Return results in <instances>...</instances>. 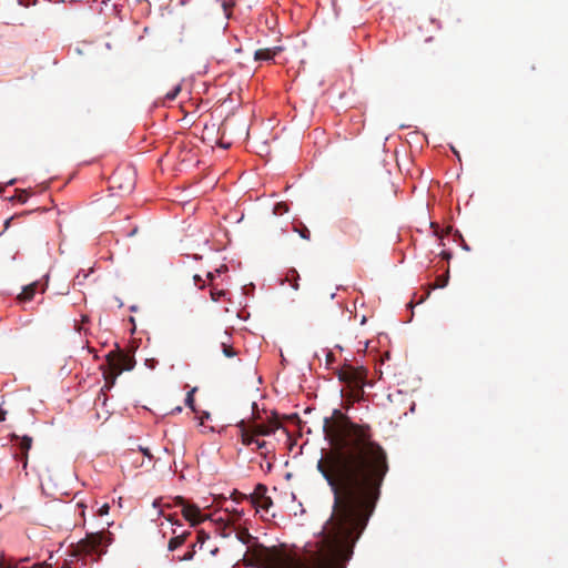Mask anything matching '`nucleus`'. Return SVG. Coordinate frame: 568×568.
<instances>
[{
	"mask_svg": "<svg viewBox=\"0 0 568 568\" xmlns=\"http://www.w3.org/2000/svg\"><path fill=\"white\" fill-rule=\"evenodd\" d=\"M324 419L323 432L332 449L317 462V470L334 496L333 510L321 539L303 557L276 547L255 545L251 555L265 568H346L354 546L381 497L389 470L383 446L372 427L353 423L339 410Z\"/></svg>",
	"mask_w": 568,
	"mask_h": 568,
	"instance_id": "1",
	"label": "nucleus"
},
{
	"mask_svg": "<svg viewBox=\"0 0 568 568\" xmlns=\"http://www.w3.org/2000/svg\"><path fill=\"white\" fill-rule=\"evenodd\" d=\"M336 375L345 386V396L352 402H358L364 396V386L367 379V369L363 366H354L345 363L337 369Z\"/></svg>",
	"mask_w": 568,
	"mask_h": 568,
	"instance_id": "2",
	"label": "nucleus"
},
{
	"mask_svg": "<svg viewBox=\"0 0 568 568\" xmlns=\"http://www.w3.org/2000/svg\"><path fill=\"white\" fill-rule=\"evenodd\" d=\"M106 367L101 366L103 369V377L105 381L104 388L111 389L115 385L116 377L125 371H131L135 366L134 356L116 348L105 355Z\"/></svg>",
	"mask_w": 568,
	"mask_h": 568,
	"instance_id": "3",
	"label": "nucleus"
},
{
	"mask_svg": "<svg viewBox=\"0 0 568 568\" xmlns=\"http://www.w3.org/2000/svg\"><path fill=\"white\" fill-rule=\"evenodd\" d=\"M10 440L18 443V447L21 454H14V457L22 463V467L26 469L28 466V452L32 447V437L27 435L20 437L17 434L12 433L10 434Z\"/></svg>",
	"mask_w": 568,
	"mask_h": 568,
	"instance_id": "4",
	"label": "nucleus"
},
{
	"mask_svg": "<svg viewBox=\"0 0 568 568\" xmlns=\"http://www.w3.org/2000/svg\"><path fill=\"white\" fill-rule=\"evenodd\" d=\"M48 284H41L39 281H34L26 286H23L20 294L17 296L18 303H27L34 298L37 292L40 290L41 293H44Z\"/></svg>",
	"mask_w": 568,
	"mask_h": 568,
	"instance_id": "5",
	"label": "nucleus"
},
{
	"mask_svg": "<svg viewBox=\"0 0 568 568\" xmlns=\"http://www.w3.org/2000/svg\"><path fill=\"white\" fill-rule=\"evenodd\" d=\"M281 426L282 425L278 419V416L276 414H274L273 418L268 419L267 424H255L254 423L251 425V428L255 436L256 435L268 436V435L275 433V430H277L278 428H281Z\"/></svg>",
	"mask_w": 568,
	"mask_h": 568,
	"instance_id": "6",
	"label": "nucleus"
},
{
	"mask_svg": "<svg viewBox=\"0 0 568 568\" xmlns=\"http://www.w3.org/2000/svg\"><path fill=\"white\" fill-rule=\"evenodd\" d=\"M183 517L190 521L191 526H196L205 519V516L202 515L200 508L194 504L186 503L182 507Z\"/></svg>",
	"mask_w": 568,
	"mask_h": 568,
	"instance_id": "7",
	"label": "nucleus"
},
{
	"mask_svg": "<svg viewBox=\"0 0 568 568\" xmlns=\"http://www.w3.org/2000/svg\"><path fill=\"white\" fill-rule=\"evenodd\" d=\"M336 227L341 233H343L351 240L356 241L358 239L359 230L357 227V224L353 220L348 217L341 219L337 222Z\"/></svg>",
	"mask_w": 568,
	"mask_h": 568,
	"instance_id": "8",
	"label": "nucleus"
},
{
	"mask_svg": "<svg viewBox=\"0 0 568 568\" xmlns=\"http://www.w3.org/2000/svg\"><path fill=\"white\" fill-rule=\"evenodd\" d=\"M104 539L105 535L103 532L90 534L84 540H82L81 546L83 550L88 552L98 551L104 542Z\"/></svg>",
	"mask_w": 568,
	"mask_h": 568,
	"instance_id": "9",
	"label": "nucleus"
},
{
	"mask_svg": "<svg viewBox=\"0 0 568 568\" xmlns=\"http://www.w3.org/2000/svg\"><path fill=\"white\" fill-rule=\"evenodd\" d=\"M266 491L267 487L263 484H258L256 485L253 494H251L250 496L240 493H234V500L237 503L241 500H250L251 504L254 505L255 503H258L260 499L266 496Z\"/></svg>",
	"mask_w": 568,
	"mask_h": 568,
	"instance_id": "10",
	"label": "nucleus"
},
{
	"mask_svg": "<svg viewBox=\"0 0 568 568\" xmlns=\"http://www.w3.org/2000/svg\"><path fill=\"white\" fill-rule=\"evenodd\" d=\"M281 50V47L258 49L254 53V59L256 61H271Z\"/></svg>",
	"mask_w": 568,
	"mask_h": 568,
	"instance_id": "11",
	"label": "nucleus"
},
{
	"mask_svg": "<svg viewBox=\"0 0 568 568\" xmlns=\"http://www.w3.org/2000/svg\"><path fill=\"white\" fill-rule=\"evenodd\" d=\"M121 178H122V172H120V171H119V172H115V173L112 175V178H111V179H112L113 187H118V189H120V190H122V191H124V192H130V191H132V189H133V186H134V179H133V176L130 174V176H129V179H128V181H126V183H125V184H122V183L120 182Z\"/></svg>",
	"mask_w": 568,
	"mask_h": 568,
	"instance_id": "12",
	"label": "nucleus"
},
{
	"mask_svg": "<svg viewBox=\"0 0 568 568\" xmlns=\"http://www.w3.org/2000/svg\"><path fill=\"white\" fill-rule=\"evenodd\" d=\"M237 427L241 429V439H242V443L243 445H251L255 442V438H254V434L252 432V428L250 427V429L246 427V423L244 420H241L239 424H237Z\"/></svg>",
	"mask_w": 568,
	"mask_h": 568,
	"instance_id": "13",
	"label": "nucleus"
},
{
	"mask_svg": "<svg viewBox=\"0 0 568 568\" xmlns=\"http://www.w3.org/2000/svg\"><path fill=\"white\" fill-rule=\"evenodd\" d=\"M190 535V531H184L180 535H176L175 537L171 538L168 545L169 550L173 551L181 547L185 541L187 536Z\"/></svg>",
	"mask_w": 568,
	"mask_h": 568,
	"instance_id": "14",
	"label": "nucleus"
},
{
	"mask_svg": "<svg viewBox=\"0 0 568 568\" xmlns=\"http://www.w3.org/2000/svg\"><path fill=\"white\" fill-rule=\"evenodd\" d=\"M254 508H256V510H264V511H268V509L273 506V500L271 499V497L268 496H265L263 497L262 499L258 500V503H255L254 505H252Z\"/></svg>",
	"mask_w": 568,
	"mask_h": 568,
	"instance_id": "15",
	"label": "nucleus"
},
{
	"mask_svg": "<svg viewBox=\"0 0 568 568\" xmlns=\"http://www.w3.org/2000/svg\"><path fill=\"white\" fill-rule=\"evenodd\" d=\"M448 278H449V275H448V271H447L445 275L438 276L436 278V282L434 284H432L430 287L432 288H443L448 284Z\"/></svg>",
	"mask_w": 568,
	"mask_h": 568,
	"instance_id": "16",
	"label": "nucleus"
},
{
	"mask_svg": "<svg viewBox=\"0 0 568 568\" xmlns=\"http://www.w3.org/2000/svg\"><path fill=\"white\" fill-rule=\"evenodd\" d=\"M288 212V206L284 202L276 203L273 209L274 215H283L284 213Z\"/></svg>",
	"mask_w": 568,
	"mask_h": 568,
	"instance_id": "17",
	"label": "nucleus"
},
{
	"mask_svg": "<svg viewBox=\"0 0 568 568\" xmlns=\"http://www.w3.org/2000/svg\"><path fill=\"white\" fill-rule=\"evenodd\" d=\"M14 199L20 203H26L29 199V192L27 190H17Z\"/></svg>",
	"mask_w": 568,
	"mask_h": 568,
	"instance_id": "18",
	"label": "nucleus"
},
{
	"mask_svg": "<svg viewBox=\"0 0 568 568\" xmlns=\"http://www.w3.org/2000/svg\"><path fill=\"white\" fill-rule=\"evenodd\" d=\"M210 295H211L212 301L219 302L225 295V291L212 287L210 291Z\"/></svg>",
	"mask_w": 568,
	"mask_h": 568,
	"instance_id": "19",
	"label": "nucleus"
},
{
	"mask_svg": "<svg viewBox=\"0 0 568 568\" xmlns=\"http://www.w3.org/2000/svg\"><path fill=\"white\" fill-rule=\"evenodd\" d=\"M221 345H222L223 354L226 357H233L236 355V352L234 351V348L231 345H227L225 342H222Z\"/></svg>",
	"mask_w": 568,
	"mask_h": 568,
	"instance_id": "20",
	"label": "nucleus"
},
{
	"mask_svg": "<svg viewBox=\"0 0 568 568\" xmlns=\"http://www.w3.org/2000/svg\"><path fill=\"white\" fill-rule=\"evenodd\" d=\"M195 390H196V388H193L192 390H190L185 398L186 406H189L192 410H195L194 409V392Z\"/></svg>",
	"mask_w": 568,
	"mask_h": 568,
	"instance_id": "21",
	"label": "nucleus"
},
{
	"mask_svg": "<svg viewBox=\"0 0 568 568\" xmlns=\"http://www.w3.org/2000/svg\"><path fill=\"white\" fill-rule=\"evenodd\" d=\"M180 91H181V87L176 85L172 91H170L165 94V99L169 101H173L178 97Z\"/></svg>",
	"mask_w": 568,
	"mask_h": 568,
	"instance_id": "22",
	"label": "nucleus"
},
{
	"mask_svg": "<svg viewBox=\"0 0 568 568\" xmlns=\"http://www.w3.org/2000/svg\"><path fill=\"white\" fill-rule=\"evenodd\" d=\"M186 503L187 501L183 497H181V496H176L173 499V506H181V507H183ZM165 507L171 508L172 504H165Z\"/></svg>",
	"mask_w": 568,
	"mask_h": 568,
	"instance_id": "23",
	"label": "nucleus"
},
{
	"mask_svg": "<svg viewBox=\"0 0 568 568\" xmlns=\"http://www.w3.org/2000/svg\"><path fill=\"white\" fill-rule=\"evenodd\" d=\"M239 539L244 542V544H248L251 539H253V537L250 535V532L244 529L243 531H241L239 534Z\"/></svg>",
	"mask_w": 568,
	"mask_h": 568,
	"instance_id": "24",
	"label": "nucleus"
},
{
	"mask_svg": "<svg viewBox=\"0 0 568 568\" xmlns=\"http://www.w3.org/2000/svg\"><path fill=\"white\" fill-rule=\"evenodd\" d=\"M298 278H300L298 273L294 268L288 270V272L286 273V281H288V282H293Z\"/></svg>",
	"mask_w": 568,
	"mask_h": 568,
	"instance_id": "25",
	"label": "nucleus"
},
{
	"mask_svg": "<svg viewBox=\"0 0 568 568\" xmlns=\"http://www.w3.org/2000/svg\"><path fill=\"white\" fill-rule=\"evenodd\" d=\"M220 3H221V7L223 8L224 12L226 16L230 14V9L232 7V3L229 1V0H219Z\"/></svg>",
	"mask_w": 568,
	"mask_h": 568,
	"instance_id": "26",
	"label": "nucleus"
},
{
	"mask_svg": "<svg viewBox=\"0 0 568 568\" xmlns=\"http://www.w3.org/2000/svg\"><path fill=\"white\" fill-rule=\"evenodd\" d=\"M194 554H195L194 545H192V549L189 550L184 556L180 557L179 559L181 561H183V560H191V559H193Z\"/></svg>",
	"mask_w": 568,
	"mask_h": 568,
	"instance_id": "27",
	"label": "nucleus"
},
{
	"mask_svg": "<svg viewBox=\"0 0 568 568\" xmlns=\"http://www.w3.org/2000/svg\"><path fill=\"white\" fill-rule=\"evenodd\" d=\"M298 232H300L301 237H303L305 240H310L311 233H310V231L307 230L306 226H303V229L300 230Z\"/></svg>",
	"mask_w": 568,
	"mask_h": 568,
	"instance_id": "28",
	"label": "nucleus"
},
{
	"mask_svg": "<svg viewBox=\"0 0 568 568\" xmlns=\"http://www.w3.org/2000/svg\"><path fill=\"white\" fill-rule=\"evenodd\" d=\"M139 449H140V452H141L145 457H148L150 460H152L153 456H152V454H151V452H150V449H149V448H145V447L140 446V448H139Z\"/></svg>",
	"mask_w": 568,
	"mask_h": 568,
	"instance_id": "29",
	"label": "nucleus"
},
{
	"mask_svg": "<svg viewBox=\"0 0 568 568\" xmlns=\"http://www.w3.org/2000/svg\"><path fill=\"white\" fill-rule=\"evenodd\" d=\"M193 280H194L195 285H197L200 288L204 287V282L200 275H194Z\"/></svg>",
	"mask_w": 568,
	"mask_h": 568,
	"instance_id": "30",
	"label": "nucleus"
},
{
	"mask_svg": "<svg viewBox=\"0 0 568 568\" xmlns=\"http://www.w3.org/2000/svg\"><path fill=\"white\" fill-rule=\"evenodd\" d=\"M254 443L257 445V449H263L266 446V442H264V440L260 442V440L255 439Z\"/></svg>",
	"mask_w": 568,
	"mask_h": 568,
	"instance_id": "31",
	"label": "nucleus"
},
{
	"mask_svg": "<svg viewBox=\"0 0 568 568\" xmlns=\"http://www.w3.org/2000/svg\"><path fill=\"white\" fill-rule=\"evenodd\" d=\"M165 518H166L169 521H171L172 524L180 525L179 520H175L173 515H169V516H166Z\"/></svg>",
	"mask_w": 568,
	"mask_h": 568,
	"instance_id": "32",
	"label": "nucleus"
},
{
	"mask_svg": "<svg viewBox=\"0 0 568 568\" xmlns=\"http://www.w3.org/2000/svg\"><path fill=\"white\" fill-rule=\"evenodd\" d=\"M108 510H109V506L105 504L101 507L100 509V514L103 515V514H108Z\"/></svg>",
	"mask_w": 568,
	"mask_h": 568,
	"instance_id": "33",
	"label": "nucleus"
},
{
	"mask_svg": "<svg viewBox=\"0 0 568 568\" xmlns=\"http://www.w3.org/2000/svg\"><path fill=\"white\" fill-rule=\"evenodd\" d=\"M291 283V286L294 288V290H298V283H297V280L293 281V282H290Z\"/></svg>",
	"mask_w": 568,
	"mask_h": 568,
	"instance_id": "34",
	"label": "nucleus"
},
{
	"mask_svg": "<svg viewBox=\"0 0 568 568\" xmlns=\"http://www.w3.org/2000/svg\"><path fill=\"white\" fill-rule=\"evenodd\" d=\"M327 363H331L334 359V355L332 353L327 354Z\"/></svg>",
	"mask_w": 568,
	"mask_h": 568,
	"instance_id": "35",
	"label": "nucleus"
},
{
	"mask_svg": "<svg viewBox=\"0 0 568 568\" xmlns=\"http://www.w3.org/2000/svg\"><path fill=\"white\" fill-rule=\"evenodd\" d=\"M6 419V412L0 410V422Z\"/></svg>",
	"mask_w": 568,
	"mask_h": 568,
	"instance_id": "36",
	"label": "nucleus"
},
{
	"mask_svg": "<svg viewBox=\"0 0 568 568\" xmlns=\"http://www.w3.org/2000/svg\"><path fill=\"white\" fill-rule=\"evenodd\" d=\"M161 505V499H155L154 503H153V506L154 507H160Z\"/></svg>",
	"mask_w": 568,
	"mask_h": 568,
	"instance_id": "37",
	"label": "nucleus"
},
{
	"mask_svg": "<svg viewBox=\"0 0 568 568\" xmlns=\"http://www.w3.org/2000/svg\"><path fill=\"white\" fill-rule=\"evenodd\" d=\"M210 417V414L209 413H203V416L201 417V423H203V419L204 418H209Z\"/></svg>",
	"mask_w": 568,
	"mask_h": 568,
	"instance_id": "38",
	"label": "nucleus"
},
{
	"mask_svg": "<svg viewBox=\"0 0 568 568\" xmlns=\"http://www.w3.org/2000/svg\"><path fill=\"white\" fill-rule=\"evenodd\" d=\"M207 278H209L210 281H213V278H214V274H213V273H211V272H209V273H207Z\"/></svg>",
	"mask_w": 568,
	"mask_h": 568,
	"instance_id": "39",
	"label": "nucleus"
},
{
	"mask_svg": "<svg viewBox=\"0 0 568 568\" xmlns=\"http://www.w3.org/2000/svg\"><path fill=\"white\" fill-rule=\"evenodd\" d=\"M443 256H444L445 258H449V257H450V254H449V253H443Z\"/></svg>",
	"mask_w": 568,
	"mask_h": 568,
	"instance_id": "40",
	"label": "nucleus"
},
{
	"mask_svg": "<svg viewBox=\"0 0 568 568\" xmlns=\"http://www.w3.org/2000/svg\"><path fill=\"white\" fill-rule=\"evenodd\" d=\"M62 568H72L69 564H63Z\"/></svg>",
	"mask_w": 568,
	"mask_h": 568,
	"instance_id": "41",
	"label": "nucleus"
},
{
	"mask_svg": "<svg viewBox=\"0 0 568 568\" xmlns=\"http://www.w3.org/2000/svg\"><path fill=\"white\" fill-rule=\"evenodd\" d=\"M252 407L255 409L257 407L256 403H253Z\"/></svg>",
	"mask_w": 568,
	"mask_h": 568,
	"instance_id": "42",
	"label": "nucleus"
},
{
	"mask_svg": "<svg viewBox=\"0 0 568 568\" xmlns=\"http://www.w3.org/2000/svg\"><path fill=\"white\" fill-rule=\"evenodd\" d=\"M40 568H50V567H48V566H41Z\"/></svg>",
	"mask_w": 568,
	"mask_h": 568,
	"instance_id": "43",
	"label": "nucleus"
},
{
	"mask_svg": "<svg viewBox=\"0 0 568 568\" xmlns=\"http://www.w3.org/2000/svg\"><path fill=\"white\" fill-rule=\"evenodd\" d=\"M0 568H2V567L0 566Z\"/></svg>",
	"mask_w": 568,
	"mask_h": 568,
	"instance_id": "44",
	"label": "nucleus"
}]
</instances>
